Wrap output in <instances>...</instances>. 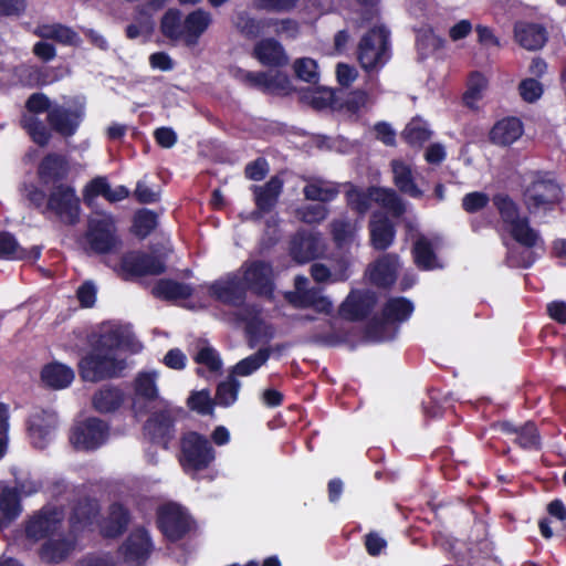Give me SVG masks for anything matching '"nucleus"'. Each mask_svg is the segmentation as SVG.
I'll return each instance as SVG.
<instances>
[{"label": "nucleus", "instance_id": "f257e3e1", "mask_svg": "<svg viewBox=\"0 0 566 566\" xmlns=\"http://www.w3.org/2000/svg\"><path fill=\"white\" fill-rule=\"evenodd\" d=\"M212 23L210 12L196 9L182 20V12L177 8H169L160 19L161 34L172 41H182L187 46L198 44L202 34Z\"/></svg>", "mask_w": 566, "mask_h": 566}, {"label": "nucleus", "instance_id": "f03ea898", "mask_svg": "<svg viewBox=\"0 0 566 566\" xmlns=\"http://www.w3.org/2000/svg\"><path fill=\"white\" fill-rule=\"evenodd\" d=\"M563 197V186L552 171H534L523 190V202L532 214L555 210Z\"/></svg>", "mask_w": 566, "mask_h": 566}, {"label": "nucleus", "instance_id": "7ed1b4c3", "mask_svg": "<svg viewBox=\"0 0 566 566\" xmlns=\"http://www.w3.org/2000/svg\"><path fill=\"white\" fill-rule=\"evenodd\" d=\"M356 54L366 73H378L391 59L390 31L385 25L368 29L358 42Z\"/></svg>", "mask_w": 566, "mask_h": 566}, {"label": "nucleus", "instance_id": "20e7f679", "mask_svg": "<svg viewBox=\"0 0 566 566\" xmlns=\"http://www.w3.org/2000/svg\"><path fill=\"white\" fill-rule=\"evenodd\" d=\"M214 460L216 450L205 434L193 430L181 434L178 462L186 473L205 471Z\"/></svg>", "mask_w": 566, "mask_h": 566}, {"label": "nucleus", "instance_id": "39448f33", "mask_svg": "<svg viewBox=\"0 0 566 566\" xmlns=\"http://www.w3.org/2000/svg\"><path fill=\"white\" fill-rule=\"evenodd\" d=\"M182 409L165 405L153 411L143 424L144 437L154 446L169 450L176 439V423Z\"/></svg>", "mask_w": 566, "mask_h": 566}, {"label": "nucleus", "instance_id": "423d86ee", "mask_svg": "<svg viewBox=\"0 0 566 566\" xmlns=\"http://www.w3.org/2000/svg\"><path fill=\"white\" fill-rule=\"evenodd\" d=\"M24 107L31 115H22L20 119L21 128L27 132L35 145L46 147L52 138V134L36 115L48 114L53 108L51 99L46 94L35 92L27 98Z\"/></svg>", "mask_w": 566, "mask_h": 566}, {"label": "nucleus", "instance_id": "0eeeda50", "mask_svg": "<svg viewBox=\"0 0 566 566\" xmlns=\"http://www.w3.org/2000/svg\"><path fill=\"white\" fill-rule=\"evenodd\" d=\"M78 374L84 381L99 382L119 377L126 368V360L118 359L93 348L78 361Z\"/></svg>", "mask_w": 566, "mask_h": 566}, {"label": "nucleus", "instance_id": "6e6552de", "mask_svg": "<svg viewBox=\"0 0 566 566\" xmlns=\"http://www.w3.org/2000/svg\"><path fill=\"white\" fill-rule=\"evenodd\" d=\"M85 240L95 254L115 252L122 245L115 218L111 213H102L101 218L88 219Z\"/></svg>", "mask_w": 566, "mask_h": 566}, {"label": "nucleus", "instance_id": "1a4fd4ad", "mask_svg": "<svg viewBox=\"0 0 566 566\" xmlns=\"http://www.w3.org/2000/svg\"><path fill=\"white\" fill-rule=\"evenodd\" d=\"M241 282L247 292L258 297L273 300L275 291L272 263L264 260L245 261L242 266Z\"/></svg>", "mask_w": 566, "mask_h": 566}, {"label": "nucleus", "instance_id": "9d476101", "mask_svg": "<svg viewBox=\"0 0 566 566\" xmlns=\"http://www.w3.org/2000/svg\"><path fill=\"white\" fill-rule=\"evenodd\" d=\"M166 270L167 266L159 256L142 250H132L124 253L119 262L120 277L124 281L160 275Z\"/></svg>", "mask_w": 566, "mask_h": 566}, {"label": "nucleus", "instance_id": "9b49d317", "mask_svg": "<svg viewBox=\"0 0 566 566\" xmlns=\"http://www.w3.org/2000/svg\"><path fill=\"white\" fill-rule=\"evenodd\" d=\"M45 210L53 212L61 222L75 226L80 221L81 200L71 185H57L48 195Z\"/></svg>", "mask_w": 566, "mask_h": 566}, {"label": "nucleus", "instance_id": "f8f14e48", "mask_svg": "<svg viewBox=\"0 0 566 566\" xmlns=\"http://www.w3.org/2000/svg\"><path fill=\"white\" fill-rule=\"evenodd\" d=\"M156 525L167 541L176 543L190 532L191 518L179 504L168 503L157 510Z\"/></svg>", "mask_w": 566, "mask_h": 566}, {"label": "nucleus", "instance_id": "ddd939ff", "mask_svg": "<svg viewBox=\"0 0 566 566\" xmlns=\"http://www.w3.org/2000/svg\"><path fill=\"white\" fill-rule=\"evenodd\" d=\"M108 433L109 426L105 421L90 417L72 428L70 442L76 450L94 451L106 442Z\"/></svg>", "mask_w": 566, "mask_h": 566}, {"label": "nucleus", "instance_id": "4468645a", "mask_svg": "<svg viewBox=\"0 0 566 566\" xmlns=\"http://www.w3.org/2000/svg\"><path fill=\"white\" fill-rule=\"evenodd\" d=\"M155 545L147 528H134L118 546V554L129 566H144L150 558Z\"/></svg>", "mask_w": 566, "mask_h": 566}, {"label": "nucleus", "instance_id": "2eb2a0df", "mask_svg": "<svg viewBox=\"0 0 566 566\" xmlns=\"http://www.w3.org/2000/svg\"><path fill=\"white\" fill-rule=\"evenodd\" d=\"M233 76L245 86L263 93L289 94L292 91L290 77L282 72L270 75L264 71L253 72L237 67Z\"/></svg>", "mask_w": 566, "mask_h": 566}, {"label": "nucleus", "instance_id": "dca6fc26", "mask_svg": "<svg viewBox=\"0 0 566 566\" xmlns=\"http://www.w3.org/2000/svg\"><path fill=\"white\" fill-rule=\"evenodd\" d=\"M62 523V511L54 505H44L25 522V536L34 542L50 538L59 532Z\"/></svg>", "mask_w": 566, "mask_h": 566}, {"label": "nucleus", "instance_id": "f3484780", "mask_svg": "<svg viewBox=\"0 0 566 566\" xmlns=\"http://www.w3.org/2000/svg\"><path fill=\"white\" fill-rule=\"evenodd\" d=\"M132 520V512L124 503L112 502L97 521L98 534L104 539H117L128 531Z\"/></svg>", "mask_w": 566, "mask_h": 566}, {"label": "nucleus", "instance_id": "a211bd4d", "mask_svg": "<svg viewBox=\"0 0 566 566\" xmlns=\"http://www.w3.org/2000/svg\"><path fill=\"white\" fill-rule=\"evenodd\" d=\"M70 171V163L65 155L48 153L38 164L36 177L42 187L54 188L57 185H65Z\"/></svg>", "mask_w": 566, "mask_h": 566}, {"label": "nucleus", "instance_id": "6ab92c4d", "mask_svg": "<svg viewBox=\"0 0 566 566\" xmlns=\"http://www.w3.org/2000/svg\"><path fill=\"white\" fill-rule=\"evenodd\" d=\"M377 304L376 293L368 290L352 291L338 308L339 316L348 322L366 319Z\"/></svg>", "mask_w": 566, "mask_h": 566}, {"label": "nucleus", "instance_id": "aec40b11", "mask_svg": "<svg viewBox=\"0 0 566 566\" xmlns=\"http://www.w3.org/2000/svg\"><path fill=\"white\" fill-rule=\"evenodd\" d=\"M499 431L506 436H514L513 443L524 451H541L543 448L539 429L534 421H526L516 426L512 421L503 420L496 424Z\"/></svg>", "mask_w": 566, "mask_h": 566}, {"label": "nucleus", "instance_id": "412c9836", "mask_svg": "<svg viewBox=\"0 0 566 566\" xmlns=\"http://www.w3.org/2000/svg\"><path fill=\"white\" fill-rule=\"evenodd\" d=\"M208 292L214 300L232 306H239L247 298V289L243 287L241 279L237 274H229L227 279L212 282Z\"/></svg>", "mask_w": 566, "mask_h": 566}, {"label": "nucleus", "instance_id": "4be33fe9", "mask_svg": "<svg viewBox=\"0 0 566 566\" xmlns=\"http://www.w3.org/2000/svg\"><path fill=\"white\" fill-rule=\"evenodd\" d=\"M83 120V113L62 105H55L46 115L50 129L57 135L69 138L76 134Z\"/></svg>", "mask_w": 566, "mask_h": 566}, {"label": "nucleus", "instance_id": "5701e85b", "mask_svg": "<svg viewBox=\"0 0 566 566\" xmlns=\"http://www.w3.org/2000/svg\"><path fill=\"white\" fill-rule=\"evenodd\" d=\"M252 56L263 66L271 69L284 67L290 62L284 46L274 38L258 41L253 46Z\"/></svg>", "mask_w": 566, "mask_h": 566}, {"label": "nucleus", "instance_id": "b1692460", "mask_svg": "<svg viewBox=\"0 0 566 566\" xmlns=\"http://www.w3.org/2000/svg\"><path fill=\"white\" fill-rule=\"evenodd\" d=\"M289 252L291 258L300 264L313 261L321 253L319 239L314 233L298 230L290 240Z\"/></svg>", "mask_w": 566, "mask_h": 566}, {"label": "nucleus", "instance_id": "393cba45", "mask_svg": "<svg viewBox=\"0 0 566 566\" xmlns=\"http://www.w3.org/2000/svg\"><path fill=\"white\" fill-rule=\"evenodd\" d=\"M101 513V505L96 499L82 497L78 499L73 505L69 524L72 532H82L92 526L94 522L97 523V517Z\"/></svg>", "mask_w": 566, "mask_h": 566}, {"label": "nucleus", "instance_id": "a878e982", "mask_svg": "<svg viewBox=\"0 0 566 566\" xmlns=\"http://www.w3.org/2000/svg\"><path fill=\"white\" fill-rule=\"evenodd\" d=\"M283 180L272 176L263 186H253L254 203L260 214L270 213L279 202L283 191Z\"/></svg>", "mask_w": 566, "mask_h": 566}, {"label": "nucleus", "instance_id": "bb28decb", "mask_svg": "<svg viewBox=\"0 0 566 566\" xmlns=\"http://www.w3.org/2000/svg\"><path fill=\"white\" fill-rule=\"evenodd\" d=\"M514 38L522 48L536 51L547 42V30L539 23L518 21L514 25Z\"/></svg>", "mask_w": 566, "mask_h": 566}, {"label": "nucleus", "instance_id": "cd10ccee", "mask_svg": "<svg viewBox=\"0 0 566 566\" xmlns=\"http://www.w3.org/2000/svg\"><path fill=\"white\" fill-rule=\"evenodd\" d=\"M42 248L33 245L22 248L15 237L9 231H0V259L18 261H36L41 258Z\"/></svg>", "mask_w": 566, "mask_h": 566}, {"label": "nucleus", "instance_id": "c85d7f7f", "mask_svg": "<svg viewBox=\"0 0 566 566\" xmlns=\"http://www.w3.org/2000/svg\"><path fill=\"white\" fill-rule=\"evenodd\" d=\"M54 429V416L45 410L35 412L29 418L28 432L31 443L36 449H44L48 446L50 434Z\"/></svg>", "mask_w": 566, "mask_h": 566}, {"label": "nucleus", "instance_id": "c756f323", "mask_svg": "<svg viewBox=\"0 0 566 566\" xmlns=\"http://www.w3.org/2000/svg\"><path fill=\"white\" fill-rule=\"evenodd\" d=\"M524 132L523 123L514 116L497 120L489 133L490 142L499 146H510L515 143Z\"/></svg>", "mask_w": 566, "mask_h": 566}, {"label": "nucleus", "instance_id": "7c9ffc66", "mask_svg": "<svg viewBox=\"0 0 566 566\" xmlns=\"http://www.w3.org/2000/svg\"><path fill=\"white\" fill-rule=\"evenodd\" d=\"M133 337L120 326L112 327L103 331L97 339L92 344V348L103 354L115 356L116 352L122 348H128Z\"/></svg>", "mask_w": 566, "mask_h": 566}, {"label": "nucleus", "instance_id": "2f4dec72", "mask_svg": "<svg viewBox=\"0 0 566 566\" xmlns=\"http://www.w3.org/2000/svg\"><path fill=\"white\" fill-rule=\"evenodd\" d=\"M370 242L375 250L385 251L394 242L396 229L386 216H374L369 221Z\"/></svg>", "mask_w": 566, "mask_h": 566}, {"label": "nucleus", "instance_id": "473e14b6", "mask_svg": "<svg viewBox=\"0 0 566 566\" xmlns=\"http://www.w3.org/2000/svg\"><path fill=\"white\" fill-rule=\"evenodd\" d=\"M151 294L158 300L175 302L190 298L193 294V289L190 284L172 279H159L153 286Z\"/></svg>", "mask_w": 566, "mask_h": 566}, {"label": "nucleus", "instance_id": "72a5a7b5", "mask_svg": "<svg viewBox=\"0 0 566 566\" xmlns=\"http://www.w3.org/2000/svg\"><path fill=\"white\" fill-rule=\"evenodd\" d=\"M370 282L381 289L391 287L397 280V256L387 254L370 269Z\"/></svg>", "mask_w": 566, "mask_h": 566}, {"label": "nucleus", "instance_id": "f704fd0d", "mask_svg": "<svg viewBox=\"0 0 566 566\" xmlns=\"http://www.w3.org/2000/svg\"><path fill=\"white\" fill-rule=\"evenodd\" d=\"M415 311L413 303L403 297H389L381 308V321L384 324L403 323L410 318Z\"/></svg>", "mask_w": 566, "mask_h": 566}, {"label": "nucleus", "instance_id": "c9c22d12", "mask_svg": "<svg viewBox=\"0 0 566 566\" xmlns=\"http://www.w3.org/2000/svg\"><path fill=\"white\" fill-rule=\"evenodd\" d=\"M272 22V18L256 19L247 11H240L235 14L233 25L244 39L255 40L271 28Z\"/></svg>", "mask_w": 566, "mask_h": 566}, {"label": "nucleus", "instance_id": "e433bc0d", "mask_svg": "<svg viewBox=\"0 0 566 566\" xmlns=\"http://www.w3.org/2000/svg\"><path fill=\"white\" fill-rule=\"evenodd\" d=\"M74 371L71 367L53 361L43 366L41 370L42 382L52 389H64L74 380Z\"/></svg>", "mask_w": 566, "mask_h": 566}, {"label": "nucleus", "instance_id": "4c0bfd02", "mask_svg": "<svg viewBox=\"0 0 566 566\" xmlns=\"http://www.w3.org/2000/svg\"><path fill=\"white\" fill-rule=\"evenodd\" d=\"M75 547L69 538H48L39 549V556L46 564H60L65 560Z\"/></svg>", "mask_w": 566, "mask_h": 566}, {"label": "nucleus", "instance_id": "58836bf2", "mask_svg": "<svg viewBox=\"0 0 566 566\" xmlns=\"http://www.w3.org/2000/svg\"><path fill=\"white\" fill-rule=\"evenodd\" d=\"M22 512L17 488H4L0 494V528H7Z\"/></svg>", "mask_w": 566, "mask_h": 566}, {"label": "nucleus", "instance_id": "ea45409f", "mask_svg": "<svg viewBox=\"0 0 566 566\" xmlns=\"http://www.w3.org/2000/svg\"><path fill=\"white\" fill-rule=\"evenodd\" d=\"M460 566H502L499 558L493 553L492 544L488 541H481L467 551Z\"/></svg>", "mask_w": 566, "mask_h": 566}, {"label": "nucleus", "instance_id": "a19ab883", "mask_svg": "<svg viewBox=\"0 0 566 566\" xmlns=\"http://www.w3.org/2000/svg\"><path fill=\"white\" fill-rule=\"evenodd\" d=\"M411 254L418 269L430 271L437 268L436 245L424 234H419L413 241Z\"/></svg>", "mask_w": 566, "mask_h": 566}, {"label": "nucleus", "instance_id": "79ce46f5", "mask_svg": "<svg viewBox=\"0 0 566 566\" xmlns=\"http://www.w3.org/2000/svg\"><path fill=\"white\" fill-rule=\"evenodd\" d=\"M391 167L394 184L400 192L416 199L423 196V191L415 182L411 168L407 164L400 160H392Z\"/></svg>", "mask_w": 566, "mask_h": 566}, {"label": "nucleus", "instance_id": "37998d69", "mask_svg": "<svg viewBox=\"0 0 566 566\" xmlns=\"http://www.w3.org/2000/svg\"><path fill=\"white\" fill-rule=\"evenodd\" d=\"M124 401V394L116 387H104L93 397L94 408L102 412H113L117 410Z\"/></svg>", "mask_w": 566, "mask_h": 566}, {"label": "nucleus", "instance_id": "c03bdc74", "mask_svg": "<svg viewBox=\"0 0 566 566\" xmlns=\"http://www.w3.org/2000/svg\"><path fill=\"white\" fill-rule=\"evenodd\" d=\"M271 356L270 347L259 348L254 354L239 360L231 370V375L235 376H250L263 366Z\"/></svg>", "mask_w": 566, "mask_h": 566}, {"label": "nucleus", "instance_id": "a18cd8bd", "mask_svg": "<svg viewBox=\"0 0 566 566\" xmlns=\"http://www.w3.org/2000/svg\"><path fill=\"white\" fill-rule=\"evenodd\" d=\"M403 140L411 147H422L431 136L427 122L419 117L412 118L401 134Z\"/></svg>", "mask_w": 566, "mask_h": 566}, {"label": "nucleus", "instance_id": "49530a36", "mask_svg": "<svg viewBox=\"0 0 566 566\" xmlns=\"http://www.w3.org/2000/svg\"><path fill=\"white\" fill-rule=\"evenodd\" d=\"M158 227V214L149 209L143 208L133 217L132 233L138 239H146Z\"/></svg>", "mask_w": 566, "mask_h": 566}, {"label": "nucleus", "instance_id": "de8ad7c7", "mask_svg": "<svg viewBox=\"0 0 566 566\" xmlns=\"http://www.w3.org/2000/svg\"><path fill=\"white\" fill-rule=\"evenodd\" d=\"M511 227V237L521 245L532 249L537 245L541 240L539 233L530 226V219L522 217Z\"/></svg>", "mask_w": 566, "mask_h": 566}, {"label": "nucleus", "instance_id": "09e8293b", "mask_svg": "<svg viewBox=\"0 0 566 566\" xmlns=\"http://www.w3.org/2000/svg\"><path fill=\"white\" fill-rule=\"evenodd\" d=\"M241 384L233 375L218 384L216 388L214 402L221 407L228 408L238 400Z\"/></svg>", "mask_w": 566, "mask_h": 566}, {"label": "nucleus", "instance_id": "8fccbe9b", "mask_svg": "<svg viewBox=\"0 0 566 566\" xmlns=\"http://www.w3.org/2000/svg\"><path fill=\"white\" fill-rule=\"evenodd\" d=\"M492 202L505 224L512 226L521 219L518 205L507 193H495Z\"/></svg>", "mask_w": 566, "mask_h": 566}, {"label": "nucleus", "instance_id": "3c124183", "mask_svg": "<svg viewBox=\"0 0 566 566\" xmlns=\"http://www.w3.org/2000/svg\"><path fill=\"white\" fill-rule=\"evenodd\" d=\"M345 197L348 208L358 216H365L368 212L374 199L373 191H369V188L367 190H363L355 186H350L346 191Z\"/></svg>", "mask_w": 566, "mask_h": 566}, {"label": "nucleus", "instance_id": "603ef678", "mask_svg": "<svg viewBox=\"0 0 566 566\" xmlns=\"http://www.w3.org/2000/svg\"><path fill=\"white\" fill-rule=\"evenodd\" d=\"M339 189L337 186H324L322 180L308 182L303 188V195L306 200L331 202L337 198Z\"/></svg>", "mask_w": 566, "mask_h": 566}, {"label": "nucleus", "instance_id": "864d4df0", "mask_svg": "<svg viewBox=\"0 0 566 566\" xmlns=\"http://www.w3.org/2000/svg\"><path fill=\"white\" fill-rule=\"evenodd\" d=\"M134 391L137 397L146 401H155L158 398L156 375L154 373H139L134 381Z\"/></svg>", "mask_w": 566, "mask_h": 566}, {"label": "nucleus", "instance_id": "5fc2aeb1", "mask_svg": "<svg viewBox=\"0 0 566 566\" xmlns=\"http://www.w3.org/2000/svg\"><path fill=\"white\" fill-rule=\"evenodd\" d=\"M369 191H373V195L376 193V197L373 200L390 210L395 216L398 217L405 212V206L395 190L389 188L369 187Z\"/></svg>", "mask_w": 566, "mask_h": 566}, {"label": "nucleus", "instance_id": "6e6d98bb", "mask_svg": "<svg viewBox=\"0 0 566 566\" xmlns=\"http://www.w3.org/2000/svg\"><path fill=\"white\" fill-rule=\"evenodd\" d=\"M214 405V399L210 397L208 389L192 391L187 399L188 408L201 416H212Z\"/></svg>", "mask_w": 566, "mask_h": 566}, {"label": "nucleus", "instance_id": "4d7b16f0", "mask_svg": "<svg viewBox=\"0 0 566 566\" xmlns=\"http://www.w3.org/2000/svg\"><path fill=\"white\" fill-rule=\"evenodd\" d=\"M333 241L338 248L350 244L354 238V228L348 220L335 219L331 223Z\"/></svg>", "mask_w": 566, "mask_h": 566}, {"label": "nucleus", "instance_id": "13d9d810", "mask_svg": "<svg viewBox=\"0 0 566 566\" xmlns=\"http://www.w3.org/2000/svg\"><path fill=\"white\" fill-rule=\"evenodd\" d=\"M240 321L245 324L244 332L250 338V346L253 347L251 340L258 338L261 334L263 319L260 316V311L254 307L245 308L244 313L240 315Z\"/></svg>", "mask_w": 566, "mask_h": 566}, {"label": "nucleus", "instance_id": "bf43d9fd", "mask_svg": "<svg viewBox=\"0 0 566 566\" xmlns=\"http://www.w3.org/2000/svg\"><path fill=\"white\" fill-rule=\"evenodd\" d=\"M521 98L528 103H536L544 94V85L535 77H526L517 86Z\"/></svg>", "mask_w": 566, "mask_h": 566}, {"label": "nucleus", "instance_id": "052dcab7", "mask_svg": "<svg viewBox=\"0 0 566 566\" xmlns=\"http://www.w3.org/2000/svg\"><path fill=\"white\" fill-rule=\"evenodd\" d=\"M295 75L298 80L310 84H316L319 80L317 72V63L311 57H301L294 62L293 65Z\"/></svg>", "mask_w": 566, "mask_h": 566}, {"label": "nucleus", "instance_id": "680f3d73", "mask_svg": "<svg viewBox=\"0 0 566 566\" xmlns=\"http://www.w3.org/2000/svg\"><path fill=\"white\" fill-rule=\"evenodd\" d=\"M46 29L48 31L43 35L62 44L76 45L80 41L78 34L70 27L63 24H53Z\"/></svg>", "mask_w": 566, "mask_h": 566}, {"label": "nucleus", "instance_id": "e2e57ef3", "mask_svg": "<svg viewBox=\"0 0 566 566\" xmlns=\"http://www.w3.org/2000/svg\"><path fill=\"white\" fill-rule=\"evenodd\" d=\"M109 184L106 177L97 176L90 180L83 189V200L86 206H91L93 200L99 196L106 197Z\"/></svg>", "mask_w": 566, "mask_h": 566}, {"label": "nucleus", "instance_id": "0e129e2a", "mask_svg": "<svg viewBox=\"0 0 566 566\" xmlns=\"http://www.w3.org/2000/svg\"><path fill=\"white\" fill-rule=\"evenodd\" d=\"M193 360L199 365L206 366L211 373H218L222 368L219 353L209 345L200 348Z\"/></svg>", "mask_w": 566, "mask_h": 566}, {"label": "nucleus", "instance_id": "69168bd1", "mask_svg": "<svg viewBox=\"0 0 566 566\" xmlns=\"http://www.w3.org/2000/svg\"><path fill=\"white\" fill-rule=\"evenodd\" d=\"M486 84L488 81L481 72H471L468 78V88L463 94V99L465 101V103L469 104L470 99H480L482 91L486 87Z\"/></svg>", "mask_w": 566, "mask_h": 566}, {"label": "nucleus", "instance_id": "338daca9", "mask_svg": "<svg viewBox=\"0 0 566 566\" xmlns=\"http://www.w3.org/2000/svg\"><path fill=\"white\" fill-rule=\"evenodd\" d=\"M273 22L271 23V28H274V33L277 36H285L286 39L294 40L300 34V24L297 21L285 18V19H275L272 18Z\"/></svg>", "mask_w": 566, "mask_h": 566}, {"label": "nucleus", "instance_id": "774afa93", "mask_svg": "<svg viewBox=\"0 0 566 566\" xmlns=\"http://www.w3.org/2000/svg\"><path fill=\"white\" fill-rule=\"evenodd\" d=\"M490 202V197L485 192L473 191L462 198V208L468 213H475L484 209Z\"/></svg>", "mask_w": 566, "mask_h": 566}]
</instances>
